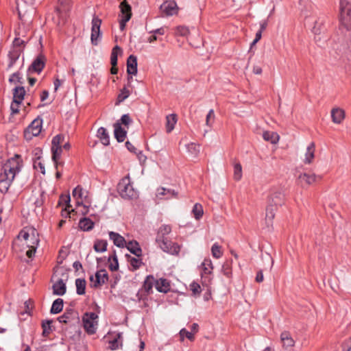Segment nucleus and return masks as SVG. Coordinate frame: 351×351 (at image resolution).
Here are the masks:
<instances>
[{
  "mask_svg": "<svg viewBox=\"0 0 351 351\" xmlns=\"http://www.w3.org/2000/svg\"><path fill=\"white\" fill-rule=\"evenodd\" d=\"M160 9L167 16H172L177 13L178 6L174 1H166L160 5Z\"/></svg>",
  "mask_w": 351,
  "mask_h": 351,
  "instance_id": "nucleus-15",
  "label": "nucleus"
},
{
  "mask_svg": "<svg viewBox=\"0 0 351 351\" xmlns=\"http://www.w3.org/2000/svg\"><path fill=\"white\" fill-rule=\"evenodd\" d=\"M176 122H177L176 114H172L168 115L167 117V126H166L167 132L169 133L173 130Z\"/></svg>",
  "mask_w": 351,
  "mask_h": 351,
  "instance_id": "nucleus-42",
  "label": "nucleus"
},
{
  "mask_svg": "<svg viewBox=\"0 0 351 351\" xmlns=\"http://www.w3.org/2000/svg\"><path fill=\"white\" fill-rule=\"evenodd\" d=\"M199 146L195 143H191L186 145V149L192 155L197 156L199 152Z\"/></svg>",
  "mask_w": 351,
  "mask_h": 351,
  "instance_id": "nucleus-54",
  "label": "nucleus"
},
{
  "mask_svg": "<svg viewBox=\"0 0 351 351\" xmlns=\"http://www.w3.org/2000/svg\"><path fill=\"white\" fill-rule=\"evenodd\" d=\"M215 112L213 109H210L206 117V124L208 126H211L215 121Z\"/></svg>",
  "mask_w": 351,
  "mask_h": 351,
  "instance_id": "nucleus-56",
  "label": "nucleus"
},
{
  "mask_svg": "<svg viewBox=\"0 0 351 351\" xmlns=\"http://www.w3.org/2000/svg\"><path fill=\"white\" fill-rule=\"evenodd\" d=\"M156 289L159 292L167 293L171 289L170 282L167 279L161 278L156 280Z\"/></svg>",
  "mask_w": 351,
  "mask_h": 351,
  "instance_id": "nucleus-25",
  "label": "nucleus"
},
{
  "mask_svg": "<svg viewBox=\"0 0 351 351\" xmlns=\"http://www.w3.org/2000/svg\"><path fill=\"white\" fill-rule=\"evenodd\" d=\"M45 65V58L43 56H38L31 64L27 69V75L33 72L40 73L44 69Z\"/></svg>",
  "mask_w": 351,
  "mask_h": 351,
  "instance_id": "nucleus-12",
  "label": "nucleus"
},
{
  "mask_svg": "<svg viewBox=\"0 0 351 351\" xmlns=\"http://www.w3.org/2000/svg\"><path fill=\"white\" fill-rule=\"evenodd\" d=\"M64 138V135L60 134L55 136L51 141V148H55L58 147H62L61 143L63 142Z\"/></svg>",
  "mask_w": 351,
  "mask_h": 351,
  "instance_id": "nucleus-49",
  "label": "nucleus"
},
{
  "mask_svg": "<svg viewBox=\"0 0 351 351\" xmlns=\"http://www.w3.org/2000/svg\"><path fill=\"white\" fill-rule=\"evenodd\" d=\"M130 20V19L129 15L121 18V19L119 21V27L121 30L123 31L125 29L127 22H128Z\"/></svg>",
  "mask_w": 351,
  "mask_h": 351,
  "instance_id": "nucleus-62",
  "label": "nucleus"
},
{
  "mask_svg": "<svg viewBox=\"0 0 351 351\" xmlns=\"http://www.w3.org/2000/svg\"><path fill=\"white\" fill-rule=\"evenodd\" d=\"M98 318V315L93 312L86 313L84 314L82 321L85 330L88 334L93 335L96 332V325L97 322L95 321Z\"/></svg>",
  "mask_w": 351,
  "mask_h": 351,
  "instance_id": "nucleus-6",
  "label": "nucleus"
},
{
  "mask_svg": "<svg viewBox=\"0 0 351 351\" xmlns=\"http://www.w3.org/2000/svg\"><path fill=\"white\" fill-rule=\"evenodd\" d=\"M64 301L62 298H57L52 304L50 309L51 314H58L60 313L63 309Z\"/></svg>",
  "mask_w": 351,
  "mask_h": 351,
  "instance_id": "nucleus-33",
  "label": "nucleus"
},
{
  "mask_svg": "<svg viewBox=\"0 0 351 351\" xmlns=\"http://www.w3.org/2000/svg\"><path fill=\"white\" fill-rule=\"evenodd\" d=\"M242 178V167L240 163L234 165V179L239 181Z\"/></svg>",
  "mask_w": 351,
  "mask_h": 351,
  "instance_id": "nucleus-51",
  "label": "nucleus"
},
{
  "mask_svg": "<svg viewBox=\"0 0 351 351\" xmlns=\"http://www.w3.org/2000/svg\"><path fill=\"white\" fill-rule=\"evenodd\" d=\"M171 232V227L169 225H162L158 230L156 242L158 244L166 240H168L166 235L169 234Z\"/></svg>",
  "mask_w": 351,
  "mask_h": 351,
  "instance_id": "nucleus-16",
  "label": "nucleus"
},
{
  "mask_svg": "<svg viewBox=\"0 0 351 351\" xmlns=\"http://www.w3.org/2000/svg\"><path fill=\"white\" fill-rule=\"evenodd\" d=\"M113 127L114 129V138L119 143L123 142L127 135V131L121 127L119 121H117L116 123H114Z\"/></svg>",
  "mask_w": 351,
  "mask_h": 351,
  "instance_id": "nucleus-18",
  "label": "nucleus"
},
{
  "mask_svg": "<svg viewBox=\"0 0 351 351\" xmlns=\"http://www.w3.org/2000/svg\"><path fill=\"white\" fill-rule=\"evenodd\" d=\"M53 323V320L51 319H46L43 320L41 324V326L43 328L42 335L44 337H47L49 334L52 332L51 329V324Z\"/></svg>",
  "mask_w": 351,
  "mask_h": 351,
  "instance_id": "nucleus-37",
  "label": "nucleus"
},
{
  "mask_svg": "<svg viewBox=\"0 0 351 351\" xmlns=\"http://www.w3.org/2000/svg\"><path fill=\"white\" fill-rule=\"evenodd\" d=\"M158 245L163 252L171 255H178L180 251V245L169 240L161 242Z\"/></svg>",
  "mask_w": 351,
  "mask_h": 351,
  "instance_id": "nucleus-11",
  "label": "nucleus"
},
{
  "mask_svg": "<svg viewBox=\"0 0 351 351\" xmlns=\"http://www.w3.org/2000/svg\"><path fill=\"white\" fill-rule=\"evenodd\" d=\"M156 286V280L152 275H148L143 282L142 290H140L136 297L138 300H144L145 298L152 293L153 286Z\"/></svg>",
  "mask_w": 351,
  "mask_h": 351,
  "instance_id": "nucleus-7",
  "label": "nucleus"
},
{
  "mask_svg": "<svg viewBox=\"0 0 351 351\" xmlns=\"http://www.w3.org/2000/svg\"><path fill=\"white\" fill-rule=\"evenodd\" d=\"M41 130L40 122L34 120L28 128L24 131V136H26L27 133H32L33 136H37L40 134Z\"/></svg>",
  "mask_w": 351,
  "mask_h": 351,
  "instance_id": "nucleus-28",
  "label": "nucleus"
},
{
  "mask_svg": "<svg viewBox=\"0 0 351 351\" xmlns=\"http://www.w3.org/2000/svg\"><path fill=\"white\" fill-rule=\"evenodd\" d=\"M53 294L63 295L66 291V284L62 279H58L52 286Z\"/></svg>",
  "mask_w": 351,
  "mask_h": 351,
  "instance_id": "nucleus-21",
  "label": "nucleus"
},
{
  "mask_svg": "<svg viewBox=\"0 0 351 351\" xmlns=\"http://www.w3.org/2000/svg\"><path fill=\"white\" fill-rule=\"evenodd\" d=\"M190 289L192 291L193 295H199L201 292L200 285L195 282L190 285Z\"/></svg>",
  "mask_w": 351,
  "mask_h": 351,
  "instance_id": "nucleus-59",
  "label": "nucleus"
},
{
  "mask_svg": "<svg viewBox=\"0 0 351 351\" xmlns=\"http://www.w3.org/2000/svg\"><path fill=\"white\" fill-rule=\"evenodd\" d=\"M232 260L230 259L226 261L222 265L221 271L228 278H231L232 276Z\"/></svg>",
  "mask_w": 351,
  "mask_h": 351,
  "instance_id": "nucleus-36",
  "label": "nucleus"
},
{
  "mask_svg": "<svg viewBox=\"0 0 351 351\" xmlns=\"http://www.w3.org/2000/svg\"><path fill=\"white\" fill-rule=\"evenodd\" d=\"M101 20L97 16H94L92 19V28H91V43L94 45L98 44L99 39L101 37L100 26Z\"/></svg>",
  "mask_w": 351,
  "mask_h": 351,
  "instance_id": "nucleus-8",
  "label": "nucleus"
},
{
  "mask_svg": "<svg viewBox=\"0 0 351 351\" xmlns=\"http://www.w3.org/2000/svg\"><path fill=\"white\" fill-rule=\"evenodd\" d=\"M125 247L132 254L135 255L136 257L142 256V249L136 241L132 240L129 241L125 245Z\"/></svg>",
  "mask_w": 351,
  "mask_h": 351,
  "instance_id": "nucleus-23",
  "label": "nucleus"
},
{
  "mask_svg": "<svg viewBox=\"0 0 351 351\" xmlns=\"http://www.w3.org/2000/svg\"><path fill=\"white\" fill-rule=\"evenodd\" d=\"M180 340L182 341L184 339V337H186L190 341L194 340V335L192 332H189L185 328H182L180 330Z\"/></svg>",
  "mask_w": 351,
  "mask_h": 351,
  "instance_id": "nucleus-52",
  "label": "nucleus"
},
{
  "mask_svg": "<svg viewBox=\"0 0 351 351\" xmlns=\"http://www.w3.org/2000/svg\"><path fill=\"white\" fill-rule=\"evenodd\" d=\"M70 201V195H61L58 201V205L66 204L67 207L71 208Z\"/></svg>",
  "mask_w": 351,
  "mask_h": 351,
  "instance_id": "nucleus-55",
  "label": "nucleus"
},
{
  "mask_svg": "<svg viewBox=\"0 0 351 351\" xmlns=\"http://www.w3.org/2000/svg\"><path fill=\"white\" fill-rule=\"evenodd\" d=\"M21 237H22V230H21L19 232L16 240H14L12 243V250L19 258H21V246H20V244L19 243V240L20 239Z\"/></svg>",
  "mask_w": 351,
  "mask_h": 351,
  "instance_id": "nucleus-46",
  "label": "nucleus"
},
{
  "mask_svg": "<svg viewBox=\"0 0 351 351\" xmlns=\"http://www.w3.org/2000/svg\"><path fill=\"white\" fill-rule=\"evenodd\" d=\"M137 58L134 55H130L127 60V73L130 75L137 73Z\"/></svg>",
  "mask_w": 351,
  "mask_h": 351,
  "instance_id": "nucleus-19",
  "label": "nucleus"
},
{
  "mask_svg": "<svg viewBox=\"0 0 351 351\" xmlns=\"http://www.w3.org/2000/svg\"><path fill=\"white\" fill-rule=\"evenodd\" d=\"M315 143L311 142L306 148L305 153V158L304 160V164H311L315 158Z\"/></svg>",
  "mask_w": 351,
  "mask_h": 351,
  "instance_id": "nucleus-27",
  "label": "nucleus"
},
{
  "mask_svg": "<svg viewBox=\"0 0 351 351\" xmlns=\"http://www.w3.org/2000/svg\"><path fill=\"white\" fill-rule=\"evenodd\" d=\"M73 197L77 199V205H83L82 202H80L78 199H82L83 196V189L81 186H77L72 192Z\"/></svg>",
  "mask_w": 351,
  "mask_h": 351,
  "instance_id": "nucleus-45",
  "label": "nucleus"
},
{
  "mask_svg": "<svg viewBox=\"0 0 351 351\" xmlns=\"http://www.w3.org/2000/svg\"><path fill=\"white\" fill-rule=\"evenodd\" d=\"M16 36L13 41V47H20L22 45V40L19 37V33L16 32Z\"/></svg>",
  "mask_w": 351,
  "mask_h": 351,
  "instance_id": "nucleus-63",
  "label": "nucleus"
},
{
  "mask_svg": "<svg viewBox=\"0 0 351 351\" xmlns=\"http://www.w3.org/2000/svg\"><path fill=\"white\" fill-rule=\"evenodd\" d=\"M192 213L193 214L195 219L199 220L200 218H202L204 214L202 206L200 204L196 203L193 206Z\"/></svg>",
  "mask_w": 351,
  "mask_h": 351,
  "instance_id": "nucleus-47",
  "label": "nucleus"
},
{
  "mask_svg": "<svg viewBox=\"0 0 351 351\" xmlns=\"http://www.w3.org/2000/svg\"><path fill=\"white\" fill-rule=\"evenodd\" d=\"M20 154H15L14 157L9 158L1 169L0 173V191L5 193L13 180L16 173L20 171V164L19 159Z\"/></svg>",
  "mask_w": 351,
  "mask_h": 351,
  "instance_id": "nucleus-1",
  "label": "nucleus"
},
{
  "mask_svg": "<svg viewBox=\"0 0 351 351\" xmlns=\"http://www.w3.org/2000/svg\"><path fill=\"white\" fill-rule=\"evenodd\" d=\"M117 51L121 52V48L119 47L118 45H116L112 51L111 56H110V63L112 66H117Z\"/></svg>",
  "mask_w": 351,
  "mask_h": 351,
  "instance_id": "nucleus-48",
  "label": "nucleus"
},
{
  "mask_svg": "<svg viewBox=\"0 0 351 351\" xmlns=\"http://www.w3.org/2000/svg\"><path fill=\"white\" fill-rule=\"evenodd\" d=\"M263 138L266 141L276 144L279 140V135L274 132L265 131L263 134Z\"/></svg>",
  "mask_w": 351,
  "mask_h": 351,
  "instance_id": "nucleus-34",
  "label": "nucleus"
},
{
  "mask_svg": "<svg viewBox=\"0 0 351 351\" xmlns=\"http://www.w3.org/2000/svg\"><path fill=\"white\" fill-rule=\"evenodd\" d=\"M342 351H350L351 350V337L348 339L345 340L342 345Z\"/></svg>",
  "mask_w": 351,
  "mask_h": 351,
  "instance_id": "nucleus-61",
  "label": "nucleus"
},
{
  "mask_svg": "<svg viewBox=\"0 0 351 351\" xmlns=\"http://www.w3.org/2000/svg\"><path fill=\"white\" fill-rule=\"evenodd\" d=\"M130 95V91L124 86L121 90L120 93L117 96V99L115 103V105H119L120 103L123 102L125 99H127Z\"/></svg>",
  "mask_w": 351,
  "mask_h": 351,
  "instance_id": "nucleus-44",
  "label": "nucleus"
},
{
  "mask_svg": "<svg viewBox=\"0 0 351 351\" xmlns=\"http://www.w3.org/2000/svg\"><path fill=\"white\" fill-rule=\"evenodd\" d=\"M325 19L324 17H319L318 19L315 22V25L313 27V32L315 34V40L318 45L322 46L321 36L322 34H324L326 27L324 25Z\"/></svg>",
  "mask_w": 351,
  "mask_h": 351,
  "instance_id": "nucleus-10",
  "label": "nucleus"
},
{
  "mask_svg": "<svg viewBox=\"0 0 351 351\" xmlns=\"http://www.w3.org/2000/svg\"><path fill=\"white\" fill-rule=\"evenodd\" d=\"M119 8L121 13V18L129 15L130 19L132 17V8L131 5L126 1V0H123L122 2H121Z\"/></svg>",
  "mask_w": 351,
  "mask_h": 351,
  "instance_id": "nucleus-35",
  "label": "nucleus"
},
{
  "mask_svg": "<svg viewBox=\"0 0 351 351\" xmlns=\"http://www.w3.org/2000/svg\"><path fill=\"white\" fill-rule=\"evenodd\" d=\"M203 273L204 274H211L212 270L213 269V263L210 258H205L202 264Z\"/></svg>",
  "mask_w": 351,
  "mask_h": 351,
  "instance_id": "nucleus-41",
  "label": "nucleus"
},
{
  "mask_svg": "<svg viewBox=\"0 0 351 351\" xmlns=\"http://www.w3.org/2000/svg\"><path fill=\"white\" fill-rule=\"evenodd\" d=\"M108 274L106 269H101L95 273V280L93 276L90 277V281L93 282L91 285L94 288H99L108 281Z\"/></svg>",
  "mask_w": 351,
  "mask_h": 351,
  "instance_id": "nucleus-9",
  "label": "nucleus"
},
{
  "mask_svg": "<svg viewBox=\"0 0 351 351\" xmlns=\"http://www.w3.org/2000/svg\"><path fill=\"white\" fill-rule=\"evenodd\" d=\"M23 240L25 241L26 247L29 248L25 252V254L29 258L32 259L34 256L40 242L37 230L32 226L24 227Z\"/></svg>",
  "mask_w": 351,
  "mask_h": 351,
  "instance_id": "nucleus-2",
  "label": "nucleus"
},
{
  "mask_svg": "<svg viewBox=\"0 0 351 351\" xmlns=\"http://www.w3.org/2000/svg\"><path fill=\"white\" fill-rule=\"evenodd\" d=\"M51 149L52 154V160L54 163L55 168L58 169V160L60 158L62 147H58L55 148H51Z\"/></svg>",
  "mask_w": 351,
  "mask_h": 351,
  "instance_id": "nucleus-40",
  "label": "nucleus"
},
{
  "mask_svg": "<svg viewBox=\"0 0 351 351\" xmlns=\"http://www.w3.org/2000/svg\"><path fill=\"white\" fill-rule=\"evenodd\" d=\"M278 208L273 204H268L266 208L265 221L267 226L272 223V221L275 217V212Z\"/></svg>",
  "mask_w": 351,
  "mask_h": 351,
  "instance_id": "nucleus-30",
  "label": "nucleus"
},
{
  "mask_svg": "<svg viewBox=\"0 0 351 351\" xmlns=\"http://www.w3.org/2000/svg\"><path fill=\"white\" fill-rule=\"evenodd\" d=\"M330 113L332 121L336 124L341 123L346 117L344 110L340 108H333Z\"/></svg>",
  "mask_w": 351,
  "mask_h": 351,
  "instance_id": "nucleus-17",
  "label": "nucleus"
},
{
  "mask_svg": "<svg viewBox=\"0 0 351 351\" xmlns=\"http://www.w3.org/2000/svg\"><path fill=\"white\" fill-rule=\"evenodd\" d=\"M94 222L89 218H82L79 221V227L83 231H90L94 228Z\"/></svg>",
  "mask_w": 351,
  "mask_h": 351,
  "instance_id": "nucleus-32",
  "label": "nucleus"
},
{
  "mask_svg": "<svg viewBox=\"0 0 351 351\" xmlns=\"http://www.w3.org/2000/svg\"><path fill=\"white\" fill-rule=\"evenodd\" d=\"M77 314L73 308L66 309L64 314L60 316L58 320L60 323L68 324L75 319Z\"/></svg>",
  "mask_w": 351,
  "mask_h": 351,
  "instance_id": "nucleus-20",
  "label": "nucleus"
},
{
  "mask_svg": "<svg viewBox=\"0 0 351 351\" xmlns=\"http://www.w3.org/2000/svg\"><path fill=\"white\" fill-rule=\"evenodd\" d=\"M156 195L160 199H162V197L165 196L164 199H169L172 197H176L178 195V193L173 189L160 187L157 189Z\"/></svg>",
  "mask_w": 351,
  "mask_h": 351,
  "instance_id": "nucleus-22",
  "label": "nucleus"
},
{
  "mask_svg": "<svg viewBox=\"0 0 351 351\" xmlns=\"http://www.w3.org/2000/svg\"><path fill=\"white\" fill-rule=\"evenodd\" d=\"M21 53L20 49H14L13 50L9 52L8 56L10 58V63L8 64L9 67L12 66V65L16 62V61L19 59Z\"/></svg>",
  "mask_w": 351,
  "mask_h": 351,
  "instance_id": "nucleus-43",
  "label": "nucleus"
},
{
  "mask_svg": "<svg viewBox=\"0 0 351 351\" xmlns=\"http://www.w3.org/2000/svg\"><path fill=\"white\" fill-rule=\"evenodd\" d=\"M317 176L314 174H309L307 173H301L298 176V181L302 187L312 184L316 182ZM321 179L320 176H318Z\"/></svg>",
  "mask_w": 351,
  "mask_h": 351,
  "instance_id": "nucleus-14",
  "label": "nucleus"
},
{
  "mask_svg": "<svg viewBox=\"0 0 351 351\" xmlns=\"http://www.w3.org/2000/svg\"><path fill=\"white\" fill-rule=\"evenodd\" d=\"M211 252L213 257L219 258L222 256L221 246L218 243H214L211 247Z\"/></svg>",
  "mask_w": 351,
  "mask_h": 351,
  "instance_id": "nucleus-53",
  "label": "nucleus"
},
{
  "mask_svg": "<svg viewBox=\"0 0 351 351\" xmlns=\"http://www.w3.org/2000/svg\"><path fill=\"white\" fill-rule=\"evenodd\" d=\"M109 237L118 247H123L127 244L125 238L117 232H109Z\"/></svg>",
  "mask_w": 351,
  "mask_h": 351,
  "instance_id": "nucleus-24",
  "label": "nucleus"
},
{
  "mask_svg": "<svg viewBox=\"0 0 351 351\" xmlns=\"http://www.w3.org/2000/svg\"><path fill=\"white\" fill-rule=\"evenodd\" d=\"M21 77L20 76V72L17 71V72L12 73L10 76L8 81L10 84H16L18 82H19V83L21 82Z\"/></svg>",
  "mask_w": 351,
  "mask_h": 351,
  "instance_id": "nucleus-58",
  "label": "nucleus"
},
{
  "mask_svg": "<svg viewBox=\"0 0 351 351\" xmlns=\"http://www.w3.org/2000/svg\"><path fill=\"white\" fill-rule=\"evenodd\" d=\"M189 29L184 26H179L176 29V34L182 36H186L189 34Z\"/></svg>",
  "mask_w": 351,
  "mask_h": 351,
  "instance_id": "nucleus-60",
  "label": "nucleus"
},
{
  "mask_svg": "<svg viewBox=\"0 0 351 351\" xmlns=\"http://www.w3.org/2000/svg\"><path fill=\"white\" fill-rule=\"evenodd\" d=\"M285 203V195L280 191L271 193L268 199V204H273L276 207L281 206Z\"/></svg>",
  "mask_w": 351,
  "mask_h": 351,
  "instance_id": "nucleus-13",
  "label": "nucleus"
},
{
  "mask_svg": "<svg viewBox=\"0 0 351 351\" xmlns=\"http://www.w3.org/2000/svg\"><path fill=\"white\" fill-rule=\"evenodd\" d=\"M339 21L347 30H351V0H340Z\"/></svg>",
  "mask_w": 351,
  "mask_h": 351,
  "instance_id": "nucleus-5",
  "label": "nucleus"
},
{
  "mask_svg": "<svg viewBox=\"0 0 351 351\" xmlns=\"http://www.w3.org/2000/svg\"><path fill=\"white\" fill-rule=\"evenodd\" d=\"M108 242L106 240L97 239L95 241L93 248L97 252H104L107 250Z\"/></svg>",
  "mask_w": 351,
  "mask_h": 351,
  "instance_id": "nucleus-38",
  "label": "nucleus"
},
{
  "mask_svg": "<svg viewBox=\"0 0 351 351\" xmlns=\"http://www.w3.org/2000/svg\"><path fill=\"white\" fill-rule=\"evenodd\" d=\"M12 101L10 104L9 122L15 123L16 116L20 114V106L22 104V86H16L12 90Z\"/></svg>",
  "mask_w": 351,
  "mask_h": 351,
  "instance_id": "nucleus-4",
  "label": "nucleus"
},
{
  "mask_svg": "<svg viewBox=\"0 0 351 351\" xmlns=\"http://www.w3.org/2000/svg\"><path fill=\"white\" fill-rule=\"evenodd\" d=\"M86 282L84 278H77L75 280L76 292L78 295L85 294Z\"/></svg>",
  "mask_w": 351,
  "mask_h": 351,
  "instance_id": "nucleus-39",
  "label": "nucleus"
},
{
  "mask_svg": "<svg viewBox=\"0 0 351 351\" xmlns=\"http://www.w3.org/2000/svg\"><path fill=\"white\" fill-rule=\"evenodd\" d=\"M97 136L104 145L107 146L110 144V136L105 128L101 127L97 130Z\"/></svg>",
  "mask_w": 351,
  "mask_h": 351,
  "instance_id": "nucleus-29",
  "label": "nucleus"
},
{
  "mask_svg": "<svg viewBox=\"0 0 351 351\" xmlns=\"http://www.w3.org/2000/svg\"><path fill=\"white\" fill-rule=\"evenodd\" d=\"M125 257L127 258V261L130 263V266L132 268L130 269V270L134 271L137 269H138L143 264L142 262V259L139 258L140 257H132L129 254H126Z\"/></svg>",
  "mask_w": 351,
  "mask_h": 351,
  "instance_id": "nucleus-31",
  "label": "nucleus"
},
{
  "mask_svg": "<svg viewBox=\"0 0 351 351\" xmlns=\"http://www.w3.org/2000/svg\"><path fill=\"white\" fill-rule=\"evenodd\" d=\"M125 147L130 152L136 153V148L130 141L125 142Z\"/></svg>",
  "mask_w": 351,
  "mask_h": 351,
  "instance_id": "nucleus-64",
  "label": "nucleus"
},
{
  "mask_svg": "<svg viewBox=\"0 0 351 351\" xmlns=\"http://www.w3.org/2000/svg\"><path fill=\"white\" fill-rule=\"evenodd\" d=\"M118 121H119L121 125H123L125 127L128 128L129 125L132 122V120L128 114H125L122 115L120 120H119Z\"/></svg>",
  "mask_w": 351,
  "mask_h": 351,
  "instance_id": "nucleus-57",
  "label": "nucleus"
},
{
  "mask_svg": "<svg viewBox=\"0 0 351 351\" xmlns=\"http://www.w3.org/2000/svg\"><path fill=\"white\" fill-rule=\"evenodd\" d=\"M280 339L282 343V346L285 349L292 348L295 344L294 340L288 331H283L281 333Z\"/></svg>",
  "mask_w": 351,
  "mask_h": 351,
  "instance_id": "nucleus-26",
  "label": "nucleus"
},
{
  "mask_svg": "<svg viewBox=\"0 0 351 351\" xmlns=\"http://www.w3.org/2000/svg\"><path fill=\"white\" fill-rule=\"evenodd\" d=\"M111 259H112L113 262H115V265H113L112 263H110L108 266L109 269L112 271L118 270L119 263H118V258H117L115 250L113 251L112 255L108 258V261H110Z\"/></svg>",
  "mask_w": 351,
  "mask_h": 351,
  "instance_id": "nucleus-50",
  "label": "nucleus"
},
{
  "mask_svg": "<svg viewBox=\"0 0 351 351\" xmlns=\"http://www.w3.org/2000/svg\"><path fill=\"white\" fill-rule=\"evenodd\" d=\"M117 191L125 199H134L138 196V192L134 189L129 176L123 178L117 185Z\"/></svg>",
  "mask_w": 351,
  "mask_h": 351,
  "instance_id": "nucleus-3",
  "label": "nucleus"
}]
</instances>
